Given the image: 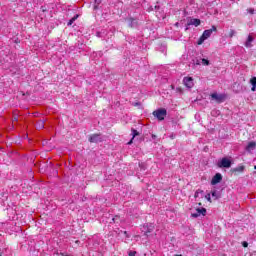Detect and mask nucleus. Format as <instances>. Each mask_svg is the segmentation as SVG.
Listing matches in <instances>:
<instances>
[{"label":"nucleus","mask_w":256,"mask_h":256,"mask_svg":"<svg viewBox=\"0 0 256 256\" xmlns=\"http://www.w3.org/2000/svg\"><path fill=\"white\" fill-rule=\"evenodd\" d=\"M214 31H217V27L215 26H212L211 29L205 30L198 40V45H203V43H205V41H207V39L213 35Z\"/></svg>","instance_id":"1"},{"label":"nucleus","mask_w":256,"mask_h":256,"mask_svg":"<svg viewBox=\"0 0 256 256\" xmlns=\"http://www.w3.org/2000/svg\"><path fill=\"white\" fill-rule=\"evenodd\" d=\"M154 117H157L159 121H163L165 117H167V110L166 109H158L153 112Z\"/></svg>","instance_id":"2"},{"label":"nucleus","mask_w":256,"mask_h":256,"mask_svg":"<svg viewBox=\"0 0 256 256\" xmlns=\"http://www.w3.org/2000/svg\"><path fill=\"white\" fill-rule=\"evenodd\" d=\"M211 98L214 101H217V103H223V101H225V99L227 98V96L225 94H217V93H212L211 94Z\"/></svg>","instance_id":"3"},{"label":"nucleus","mask_w":256,"mask_h":256,"mask_svg":"<svg viewBox=\"0 0 256 256\" xmlns=\"http://www.w3.org/2000/svg\"><path fill=\"white\" fill-rule=\"evenodd\" d=\"M218 167L222 168L224 167V169H229V167H231V160H229V158H222L220 162H218Z\"/></svg>","instance_id":"4"},{"label":"nucleus","mask_w":256,"mask_h":256,"mask_svg":"<svg viewBox=\"0 0 256 256\" xmlns=\"http://www.w3.org/2000/svg\"><path fill=\"white\" fill-rule=\"evenodd\" d=\"M103 137L101 134H93L89 137V142L90 143H102Z\"/></svg>","instance_id":"5"},{"label":"nucleus","mask_w":256,"mask_h":256,"mask_svg":"<svg viewBox=\"0 0 256 256\" xmlns=\"http://www.w3.org/2000/svg\"><path fill=\"white\" fill-rule=\"evenodd\" d=\"M221 181H223V176L221 173H216L211 180V185H217V183H221Z\"/></svg>","instance_id":"6"},{"label":"nucleus","mask_w":256,"mask_h":256,"mask_svg":"<svg viewBox=\"0 0 256 256\" xmlns=\"http://www.w3.org/2000/svg\"><path fill=\"white\" fill-rule=\"evenodd\" d=\"M255 41V38H253V36L249 35L246 42L244 43L245 47H247V49H251V47H253V42Z\"/></svg>","instance_id":"7"},{"label":"nucleus","mask_w":256,"mask_h":256,"mask_svg":"<svg viewBox=\"0 0 256 256\" xmlns=\"http://www.w3.org/2000/svg\"><path fill=\"white\" fill-rule=\"evenodd\" d=\"M183 83L186 87H188V89H191V87H193V78L191 77H185L183 79Z\"/></svg>","instance_id":"8"},{"label":"nucleus","mask_w":256,"mask_h":256,"mask_svg":"<svg viewBox=\"0 0 256 256\" xmlns=\"http://www.w3.org/2000/svg\"><path fill=\"white\" fill-rule=\"evenodd\" d=\"M188 25H194V27H199V25H201V20L197 18L191 19Z\"/></svg>","instance_id":"9"},{"label":"nucleus","mask_w":256,"mask_h":256,"mask_svg":"<svg viewBox=\"0 0 256 256\" xmlns=\"http://www.w3.org/2000/svg\"><path fill=\"white\" fill-rule=\"evenodd\" d=\"M197 211H198V213H193L192 217L197 218V217H199V215H205V213H207V209H205V208L198 209Z\"/></svg>","instance_id":"10"},{"label":"nucleus","mask_w":256,"mask_h":256,"mask_svg":"<svg viewBox=\"0 0 256 256\" xmlns=\"http://www.w3.org/2000/svg\"><path fill=\"white\" fill-rule=\"evenodd\" d=\"M255 147V142H249L248 145L246 146V151H248V153H251V151H254Z\"/></svg>","instance_id":"11"},{"label":"nucleus","mask_w":256,"mask_h":256,"mask_svg":"<svg viewBox=\"0 0 256 256\" xmlns=\"http://www.w3.org/2000/svg\"><path fill=\"white\" fill-rule=\"evenodd\" d=\"M77 19H79V15H78V14H76L74 17H72V18L68 21V23H67L68 27H71V25H72L73 23H75V21H77Z\"/></svg>","instance_id":"12"},{"label":"nucleus","mask_w":256,"mask_h":256,"mask_svg":"<svg viewBox=\"0 0 256 256\" xmlns=\"http://www.w3.org/2000/svg\"><path fill=\"white\" fill-rule=\"evenodd\" d=\"M137 135H139V132L135 129H132V139L128 142V145H131V143H133V140L135 139V137H137Z\"/></svg>","instance_id":"13"},{"label":"nucleus","mask_w":256,"mask_h":256,"mask_svg":"<svg viewBox=\"0 0 256 256\" xmlns=\"http://www.w3.org/2000/svg\"><path fill=\"white\" fill-rule=\"evenodd\" d=\"M128 25H129V27H137V20L133 19V18H130L128 20Z\"/></svg>","instance_id":"14"},{"label":"nucleus","mask_w":256,"mask_h":256,"mask_svg":"<svg viewBox=\"0 0 256 256\" xmlns=\"http://www.w3.org/2000/svg\"><path fill=\"white\" fill-rule=\"evenodd\" d=\"M245 171V166H238L236 168H233L234 173H243Z\"/></svg>","instance_id":"15"},{"label":"nucleus","mask_w":256,"mask_h":256,"mask_svg":"<svg viewBox=\"0 0 256 256\" xmlns=\"http://www.w3.org/2000/svg\"><path fill=\"white\" fill-rule=\"evenodd\" d=\"M212 197L217 200L221 198V193H219L218 191L214 190L211 192Z\"/></svg>","instance_id":"16"},{"label":"nucleus","mask_w":256,"mask_h":256,"mask_svg":"<svg viewBox=\"0 0 256 256\" xmlns=\"http://www.w3.org/2000/svg\"><path fill=\"white\" fill-rule=\"evenodd\" d=\"M197 65H206L207 66V65H209V60H207L205 58L201 59L200 61L198 60Z\"/></svg>","instance_id":"17"},{"label":"nucleus","mask_w":256,"mask_h":256,"mask_svg":"<svg viewBox=\"0 0 256 256\" xmlns=\"http://www.w3.org/2000/svg\"><path fill=\"white\" fill-rule=\"evenodd\" d=\"M250 83L252 85L251 91H255V89H256V77H253L252 79H250Z\"/></svg>","instance_id":"18"},{"label":"nucleus","mask_w":256,"mask_h":256,"mask_svg":"<svg viewBox=\"0 0 256 256\" xmlns=\"http://www.w3.org/2000/svg\"><path fill=\"white\" fill-rule=\"evenodd\" d=\"M221 112L219 110H212L211 115L212 117H217V115H220Z\"/></svg>","instance_id":"19"},{"label":"nucleus","mask_w":256,"mask_h":256,"mask_svg":"<svg viewBox=\"0 0 256 256\" xmlns=\"http://www.w3.org/2000/svg\"><path fill=\"white\" fill-rule=\"evenodd\" d=\"M37 127H38V129H43L44 127H45V124H44V122L43 121H39L38 123H37Z\"/></svg>","instance_id":"20"},{"label":"nucleus","mask_w":256,"mask_h":256,"mask_svg":"<svg viewBox=\"0 0 256 256\" xmlns=\"http://www.w3.org/2000/svg\"><path fill=\"white\" fill-rule=\"evenodd\" d=\"M236 33L237 32L235 30H230L229 37L230 38L235 37Z\"/></svg>","instance_id":"21"},{"label":"nucleus","mask_w":256,"mask_h":256,"mask_svg":"<svg viewBox=\"0 0 256 256\" xmlns=\"http://www.w3.org/2000/svg\"><path fill=\"white\" fill-rule=\"evenodd\" d=\"M199 193H203V190H197L194 194V197L197 198L199 197Z\"/></svg>","instance_id":"22"},{"label":"nucleus","mask_w":256,"mask_h":256,"mask_svg":"<svg viewBox=\"0 0 256 256\" xmlns=\"http://www.w3.org/2000/svg\"><path fill=\"white\" fill-rule=\"evenodd\" d=\"M248 13H250V15H253L255 13V9L250 8L247 10Z\"/></svg>","instance_id":"23"},{"label":"nucleus","mask_w":256,"mask_h":256,"mask_svg":"<svg viewBox=\"0 0 256 256\" xmlns=\"http://www.w3.org/2000/svg\"><path fill=\"white\" fill-rule=\"evenodd\" d=\"M205 197H206L207 201H209V203H211V194H207Z\"/></svg>","instance_id":"24"},{"label":"nucleus","mask_w":256,"mask_h":256,"mask_svg":"<svg viewBox=\"0 0 256 256\" xmlns=\"http://www.w3.org/2000/svg\"><path fill=\"white\" fill-rule=\"evenodd\" d=\"M135 255H137V252H135V251H130L129 252V256H135Z\"/></svg>","instance_id":"25"},{"label":"nucleus","mask_w":256,"mask_h":256,"mask_svg":"<svg viewBox=\"0 0 256 256\" xmlns=\"http://www.w3.org/2000/svg\"><path fill=\"white\" fill-rule=\"evenodd\" d=\"M243 247H249V243H247L246 241L242 242Z\"/></svg>","instance_id":"26"},{"label":"nucleus","mask_w":256,"mask_h":256,"mask_svg":"<svg viewBox=\"0 0 256 256\" xmlns=\"http://www.w3.org/2000/svg\"><path fill=\"white\" fill-rule=\"evenodd\" d=\"M96 5H101V0H95Z\"/></svg>","instance_id":"27"},{"label":"nucleus","mask_w":256,"mask_h":256,"mask_svg":"<svg viewBox=\"0 0 256 256\" xmlns=\"http://www.w3.org/2000/svg\"><path fill=\"white\" fill-rule=\"evenodd\" d=\"M96 35H97V37H103V36L101 35V32H97Z\"/></svg>","instance_id":"28"},{"label":"nucleus","mask_w":256,"mask_h":256,"mask_svg":"<svg viewBox=\"0 0 256 256\" xmlns=\"http://www.w3.org/2000/svg\"><path fill=\"white\" fill-rule=\"evenodd\" d=\"M124 235H126V237H129V234L127 233V231H124Z\"/></svg>","instance_id":"29"},{"label":"nucleus","mask_w":256,"mask_h":256,"mask_svg":"<svg viewBox=\"0 0 256 256\" xmlns=\"http://www.w3.org/2000/svg\"><path fill=\"white\" fill-rule=\"evenodd\" d=\"M175 256H183V255H181V254H178V255H175Z\"/></svg>","instance_id":"30"},{"label":"nucleus","mask_w":256,"mask_h":256,"mask_svg":"<svg viewBox=\"0 0 256 256\" xmlns=\"http://www.w3.org/2000/svg\"><path fill=\"white\" fill-rule=\"evenodd\" d=\"M153 138H155V135H152Z\"/></svg>","instance_id":"31"},{"label":"nucleus","mask_w":256,"mask_h":256,"mask_svg":"<svg viewBox=\"0 0 256 256\" xmlns=\"http://www.w3.org/2000/svg\"><path fill=\"white\" fill-rule=\"evenodd\" d=\"M254 169H256V166H254Z\"/></svg>","instance_id":"32"},{"label":"nucleus","mask_w":256,"mask_h":256,"mask_svg":"<svg viewBox=\"0 0 256 256\" xmlns=\"http://www.w3.org/2000/svg\"><path fill=\"white\" fill-rule=\"evenodd\" d=\"M0 256H1V254H0Z\"/></svg>","instance_id":"33"}]
</instances>
